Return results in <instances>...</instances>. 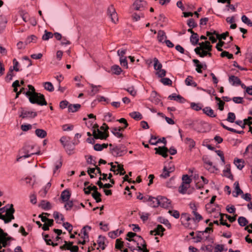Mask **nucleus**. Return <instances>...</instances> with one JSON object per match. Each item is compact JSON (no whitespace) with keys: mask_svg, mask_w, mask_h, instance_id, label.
<instances>
[{"mask_svg":"<svg viewBox=\"0 0 252 252\" xmlns=\"http://www.w3.org/2000/svg\"><path fill=\"white\" fill-rule=\"evenodd\" d=\"M160 139L157 140V137L153 135L151 136V139L149 140V143L151 145H155L158 143H159Z\"/></svg>","mask_w":252,"mask_h":252,"instance_id":"nucleus-55","label":"nucleus"},{"mask_svg":"<svg viewBox=\"0 0 252 252\" xmlns=\"http://www.w3.org/2000/svg\"><path fill=\"white\" fill-rule=\"evenodd\" d=\"M182 183L190 185V184L192 182V179L190 178V177L187 174L183 175L182 178Z\"/></svg>","mask_w":252,"mask_h":252,"instance_id":"nucleus-30","label":"nucleus"},{"mask_svg":"<svg viewBox=\"0 0 252 252\" xmlns=\"http://www.w3.org/2000/svg\"><path fill=\"white\" fill-rule=\"evenodd\" d=\"M170 176V173L167 170V168L166 166H164L163 168V171L162 173L160 175V177H163L164 178H166Z\"/></svg>","mask_w":252,"mask_h":252,"instance_id":"nucleus-56","label":"nucleus"},{"mask_svg":"<svg viewBox=\"0 0 252 252\" xmlns=\"http://www.w3.org/2000/svg\"><path fill=\"white\" fill-rule=\"evenodd\" d=\"M63 226L66 229L69 233H70L72 230V225L68 222H63Z\"/></svg>","mask_w":252,"mask_h":252,"instance_id":"nucleus-48","label":"nucleus"},{"mask_svg":"<svg viewBox=\"0 0 252 252\" xmlns=\"http://www.w3.org/2000/svg\"><path fill=\"white\" fill-rule=\"evenodd\" d=\"M190 41L193 45L197 44L199 41L198 34L196 33L192 34L190 37Z\"/></svg>","mask_w":252,"mask_h":252,"instance_id":"nucleus-33","label":"nucleus"},{"mask_svg":"<svg viewBox=\"0 0 252 252\" xmlns=\"http://www.w3.org/2000/svg\"><path fill=\"white\" fill-rule=\"evenodd\" d=\"M190 187V185H186L182 183L179 187V192L182 194H185L187 193L188 189Z\"/></svg>","mask_w":252,"mask_h":252,"instance_id":"nucleus-24","label":"nucleus"},{"mask_svg":"<svg viewBox=\"0 0 252 252\" xmlns=\"http://www.w3.org/2000/svg\"><path fill=\"white\" fill-rule=\"evenodd\" d=\"M187 24L188 26L191 28H194L197 27V24L195 22L194 20L192 18L189 19L188 21Z\"/></svg>","mask_w":252,"mask_h":252,"instance_id":"nucleus-46","label":"nucleus"},{"mask_svg":"<svg viewBox=\"0 0 252 252\" xmlns=\"http://www.w3.org/2000/svg\"><path fill=\"white\" fill-rule=\"evenodd\" d=\"M168 213L175 219H178L180 217V213L177 210H169Z\"/></svg>","mask_w":252,"mask_h":252,"instance_id":"nucleus-50","label":"nucleus"},{"mask_svg":"<svg viewBox=\"0 0 252 252\" xmlns=\"http://www.w3.org/2000/svg\"><path fill=\"white\" fill-rule=\"evenodd\" d=\"M111 132L118 138H123V134L121 133L118 129L117 127H113L110 128Z\"/></svg>","mask_w":252,"mask_h":252,"instance_id":"nucleus-31","label":"nucleus"},{"mask_svg":"<svg viewBox=\"0 0 252 252\" xmlns=\"http://www.w3.org/2000/svg\"><path fill=\"white\" fill-rule=\"evenodd\" d=\"M160 82L165 85H171L172 81L168 78H161Z\"/></svg>","mask_w":252,"mask_h":252,"instance_id":"nucleus-49","label":"nucleus"},{"mask_svg":"<svg viewBox=\"0 0 252 252\" xmlns=\"http://www.w3.org/2000/svg\"><path fill=\"white\" fill-rule=\"evenodd\" d=\"M40 206L45 210H48L51 209V205L48 201L43 200L41 201Z\"/></svg>","mask_w":252,"mask_h":252,"instance_id":"nucleus-29","label":"nucleus"},{"mask_svg":"<svg viewBox=\"0 0 252 252\" xmlns=\"http://www.w3.org/2000/svg\"><path fill=\"white\" fill-rule=\"evenodd\" d=\"M37 116V113L35 112L29 111L26 110H22L20 115V117L23 119L25 118H33Z\"/></svg>","mask_w":252,"mask_h":252,"instance_id":"nucleus-11","label":"nucleus"},{"mask_svg":"<svg viewBox=\"0 0 252 252\" xmlns=\"http://www.w3.org/2000/svg\"><path fill=\"white\" fill-rule=\"evenodd\" d=\"M81 107V105L79 104H70L68 106V111L69 112H77Z\"/></svg>","mask_w":252,"mask_h":252,"instance_id":"nucleus-22","label":"nucleus"},{"mask_svg":"<svg viewBox=\"0 0 252 252\" xmlns=\"http://www.w3.org/2000/svg\"><path fill=\"white\" fill-rule=\"evenodd\" d=\"M127 152L126 149L123 146H116L111 149V153L114 157H121Z\"/></svg>","mask_w":252,"mask_h":252,"instance_id":"nucleus-5","label":"nucleus"},{"mask_svg":"<svg viewBox=\"0 0 252 252\" xmlns=\"http://www.w3.org/2000/svg\"><path fill=\"white\" fill-rule=\"evenodd\" d=\"M107 13L112 22L116 23L118 21L117 14L113 5H111L108 8Z\"/></svg>","mask_w":252,"mask_h":252,"instance_id":"nucleus-8","label":"nucleus"},{"mask_svg":"<svg viewBox=\"0 0 252 252\" xmlns=\"http://www.w3.org/2000/svg\"><path fill=\"white\" fill-rule=\"evenodd\" d=\"M130 117L136 120H140L142 119V115L138 112H133L129 114Z\"/></svg>","mask_w":252,"mask_h":252,"instance_id":"nucleus-34","label":"nucleus"},{"mask_svg":"<svg viewBox=\"0 0 252 252\" xmlns=\"http://www.w3.org/2000/svg\"><path fill=\"white\" fill-rule=\"evenodd\" d=\"M217 154L220 158L223 164L225 163V159L223 153L221 150H216L215 151Z\"/></svg>","mask_w":252,"mask_h":252,"instance_id":"nucleus-59","label":"nucleus"},{"mask_svg":"<svg viewBox=\"0 0 252 252\" xmlns=\"http://www.w3.org/2000/svg\"><path fill=\"white\" fill-rule=\"evenodd\" d=\"M192 214L194 216V217L193 219H192V221H193L195 223V227H196V221H197V222H199V221H200L201 220H202L203 219V218L197 211L194 212Z\"/></svg>","mask_w":252,"mask_h":252,"instance_id":"nucleus-32","label":"nucleus"},{"mask_svg":"<svg viewBox=\"0 0 252 252\" xmlns=\"http://www.w3.org/2000/svg\"><path fill=\"white\" fill-rule=\"evenodd\" d=\"M35 134L41 138L45 137L47 135V132L42 129H36L35 131Z\"/></svg>","mask_w":252,"mask_h":252,"instance_id":"nucleus-28","label":"nucleus"},{"mask_svg":"<svg viewBox=\"0 0 252 252\" xmlns=\"http://www.w3.org/2000/svg\"><path fill=\"white\" fill-rule=\"evenodd\" d=\"M124 242L119 239H117L116 241L115 248L121 250L123 247Z\"/></svg>","mask_w":252,"mask_h":252,"instance_id":"nucleus-53","label":"nucleus"},{"mask_svg":"<svg viewBox=\"0 0 252 252\" xmlns=\"http://www.w3.org/2000/svg\"><path fill=\"white\" fill-rule=\"evenodd\" d=\"M239 224L241 226H245L248 223V221L246 218L244 217H240L238 219Z\"/></svg>","mask_w":252,"mask_h":252,"instance_id":"nucleus-36","label":"nucleus"},{"mask_svg":"<svg viewBox=\"0 0 252 252\" xmlns=\"http://www.w3.org/2000/svg\"><path fill=\"white\" fill-rule=\"evenodd\" d=\"M241 20L245 24H247L250 27L252 26V22L246 15H243L241 17Z\"/></svg>","mask_w":252,"mask_h":252,"instance_id":"nucleus-44","label":"nucleus"},{"mask_svg":"<svg viewBox=\"0 0 252 252\" xmlns=\"http://www.w3.org/2000/svg\"><path fill=\"white\" fill-rule=\"evenodd\" d=\"M13 69H12L11 67H10V68H9V71L7 73L6 76V79L7 80H8L9 81H10L12 79V77L13 76Z\"/></svg>","mask_w":252,"mask_h":252,"instance_id":"nucleus-63","label":"nucleus"},{"mask_svg":"<svg viewBox=\"0 0 252 252\" xmlns=\"http://www.w3.org/2000/svg\"><path fill=\"white\" fill-rule=\"evenodd\" d=\"M192 61L195 64L196 71L198 73H201L202 72L201 69L203 68V64L200 63L199 61L197 59H193Z\"/></svg>","mask_w":252,"mask_h":252,"instance_id":"nucleus-26","label":"nucleus"},{"mask_svg":"<svg viewBox=\"0 0 252 252\" xmlns=\"http://www.w3.org/2000/svg\"><path fill=\"white\" fill-rule=\"evenodd\" d=\"M181 220L182 224L187 228L189 229H195V227H193L190 225L189 221L192 220V219L189 217V216L187 213H184L181 215Z\"/></svg>","mask_w":252,"mask_h":252,"instance_id":"nucleus-7","label":"nucleus"},{"mask_svg":"<svg viewBox=\"0 0 252 252\" xmlns=\"http://www.w3.org/2000/svg\"><path fill=\"white\" fill-rule=\"evenodd\" d=\"M29 91H26L25 95L29 98V101L32 104L39 105H47V102L43 94L35 92V89L32 85H28Z\"/></svg>","mask_w":252,"mask_h":252,"instance_id":"nucleus-1","label":"nucleus"},{"mask_svg":"<svg viewBox=\"0 0 252 252\" xmlns=\"http://www.w3.org/2000/svg\"><path fill=\"white\" fill-rule=\"evenodd\" d=\"M200 47H201L202 50L205 49L208 50V51H211L212 50V45H210V43L208 41H206L204 42H202L199 43Z\"/></svg>","mask_w":252,"mask_h":252,"instance_id":"nucleus-20","label":"nucleus"},{"mask_svg":"<svg viewBox=\"0 0 252 252\" xmlns=\"http://www.w3.org/2000/svg\"><path fill=\"white\" fill-rule=\"evenodd\" d=\"M53 217L55 220L59 219L60 218H61V220L62 221H63L64 220L63 215L61 214H60L58 212H54L53 213Z\"/></svg>","mask_w":252,"mask_h":252,"instance_id":"nucleus-60","label":"nucleus"},{"mask_svg":"<svg viewBox=\"0 0 252 252\" xmlns=\"http://www.w3.org/2000/svg\"><path fill=\"white\" fill-rule=\"evenodd\" d=\"M190 107L192 109L195 111H199L201 109V107L199 105V104H197L194 102H192L190 104Z\"/></svg>","mask_w":252,"mask_h":252,"instance_id":"nucleus-62","label":"nucleus"},{"mask_svg":"<svg viewBox=\"0 0 252 252\" xmlns=\"http://www.w3.org/2000/svg\"><path fill=\"white\" fill-rule=\"evenodd\" d=\"M228 32H226L221 34H217V39L220 41H221V39L224 40L228 36Z\"/></svg>","mask_w":252,"mask_h":252,"instance_id":"nucleus-58","label":"nucleus"},{"mask_svg":"<svg viewBox=\"0 0 252 252\" xmlns=\"http://www.w3.org/2000/svg\"><path fill=\"white\" fill-rule=\"evenodd\" d=\"M53 37V34L52 32H48L45 30L44 34L42 35V39L43 40H48L49 39Z\"/></svg>","mask_w":252,"mask_h":252,"instance_id":"nucleus-38","label":"nucleus"},{"mask_svg":"<svg viewBox=\"0 0 252 252\" xmlns=\"http://www.w3.org/2000/svg\"><path fill=\"white\" fill-rule=\"evenodd\" d=\"M167 38L165 32L162 30H159L158 32V39L160 42H164Z\"/></svg>","mask_w":252,"mask_h":252,"instance_id":"nucleus-21","label":"nucleus"},{"mask_svg":"<svg viewBox=\"0 0 252 252\" xmlns=\"http://www.w3.org/2000/svg\"><path fill=\"white\" fill-rule=\"evenodd\" d=\"M92 196L93 197V198L95 200L96 202L98 203L101 201V194L98 191L93 192L92 194Z\"/></svg>","mask_w":252,"mask_h":252,"instance_id":"nucleus-37","label":"nucleus"},{"mask_svg":"<svg viewBox=\"0 0 252 252\" xmlns=\"http://www.w3.org/2000/svg\"><path fill=\"white\" fill-rule=\"evenodd\" d=\"M155 150L156 151V154L161 155L163 158H166L167 157V152L168 150L167 147L165 146L158 147V148H155Z\"/></svg>","mask_w":252,"mask_h":252,"instance_id":"nucleus-12","label":"nucleus"},{"mask_svg":"<svg viewBox=\"0 0 252 252\" xmlns=\"http://www.w3.org/2000/svg\"><path fill=\"white\" fill-rule=\"evenodd\" d=\"M159 206L163 208H167L169 207L170 206L171 202L166 197L159 196Z\"/></svg>","mask_w":252,"mask_h":252,"instance_id":"nucleus-13","label":"nucleus"},{"mask_svg":"<svg viewBox=\"0 0 252 252\" xmlns=\"http://www.w3.org/2000/svg\"><path fill=\"white\" fill-rule=\"evenodd\" d=\"M203 112L210 117L214 118L216 117V115L215 114L214 111L210 107H205L203 109Z\"/></svg>","mask_w":252,"mask_h":252,"instance_id":"nucleus-17","label":"nucleus"},{"mask_svg":"<svg viewBox=\"0 0 252 252\" xmlns=\"http://www.w3.org/2000/svg\"><path fill=\"white\" fill-rule=\"evenodd\" d=\"M116 163L118 164L117 165V169L116 171H118L120 172V175H124L125 174L126 172L125 171L123 165L121 164H118V162H115Z\"/></svg>","mask_w":252,"mask_h":252,"instance_id":"nucleus-45","label":"nucleus"},{"mask_svg":"<svg viewBox=\"0 0 252 252\" xmlns=\"http://www.w3.org/2000/svg\"><path fill=\"white\" fill-rule=\"evenodd\" d=\"M93 135L94 138L96 139H106L109 136L108 133L101 131L98 128L96 130L94 129Z\"/></svg>","mask_w":252,"mask_h":252,"instance_id":"nucleus-10","label":"nucleus"},{"mask_svg":"<svg viewBox=\"0 0 252 252\" xmlns=\"http://www.w3.org/2000/svg\"><path fill=\"white\" fill-rule=\"evenodd\" d=\"M165 230V228L160 224L158 225L157 227L155 229V233L154 235H163V232Z\"/></svg>","mask_w":252,"mask_h":252,"instance_id":"nucleus-23","label":"nucleus"},{"mask_svg":"<svg viewBox=\"0 0 252 252\" xmlns=\"http://www.w3.org/2000/svg\"><path fill=\"white\" fill-rule=\"evenodd\" d=\"M234 186L235 187V191L233 192V196L235 197H237L239 195L242 194L243 193V191L240 188L239 184L238 181L235 182L234 183Z\"/></svg>","mask_w":252,"mask_h":252,"instance_id":"nucleus-14","label":"nucleus"},{"mask_svg":"<svg viewBox=\"0 0 252 252\" xmlns=\"http://www.w3.org/2000/svg\"><path fill=\"white\" fill-rule=\"evenodd\" d=\"M72 242H67L66 241H64V244L63 246H60V249L61 250H69L70 249V247L73 245Z\"/></svg>","mask_w":252,"mask_h":252,"instance_id":"nucleus-41","label":"nucleus"},{"mask_svg":"<svg viewBox=\"0 0 252 252\" xmlns=\"http://www.w3.org/2000/svg\"><path fill=\"white\" fill-rule=\"evenodd\" d=\"M111 71L113 73L116 75L121 74L122 70L121 68L118 65H114L111 67Z\"/></svg>","mask_w":252,"mask_h":252,"instance_id":"nucleus-35","label":"nucleus"},{"mask_svg":"<svg viewBox=\"0 0 252 252\" xmlns=\"http://www.w3.org/2000/svg\"><path fill=\"white\" fill-rule=\"evenodd\" d=\"M144 17V15L143 14H141V15H138L136 13H134L132 15V19L134 21H138L140 20V17Z\"/></svg>","mask_w":252,"mask_h":252,"instance_id":"nucleus-57","label":"nucleus"},{"mask_svg":"<svg viewBox=\"0 0 252 252\" xmlns=\"http://www.w3.org/2000/svg\"><path fill=\"white\" fill-rule=\"evenodd\" d=\"M185 143L189 146L190 150H191L195 146V141L190 138L187 137L185 139Z\"/></svg>","mask_w":252,"mask_h":252,"instance_id":"nucleus-27","label":"nucleus"},{"mask_svg":"<svg viewBox=\"0 0 252 252\" xmlns=\"http://www.w3.org/2000/svg\"><path fill=\"white\" fill-rule=\"evenodd\" d=\"M185 84L187 86H191L194 87H196L197 86V83L193 81V77L191 76H188L185 79Z\"/></svg>","mask_w":252,"mask_h":252,"instance_id":"nucleus-18","label":"nucleus"},{"mask_svg":"<svg viewBox=\"0 0 252 252\" xmlns=\"http://www.w3.org/2000/svg\"><path fill=\"white\" fill-rule=\"evenodd\" d=\"M37 40V37L34 35H31L28 37L25 41L26 44H30L31 42H35Z\"/></svg>","mask_w":252,"mask_h":252,"instance_id":"nucleus-43","label":"nucleus"},{"mask_svg":"<svg viewBox=\"0 0 252 252\" xmlns=\"http://www.w3.org/2000/svg\"><path fill=\"white\" fill-rule=\"evenodd\" d=\"M223 250V245H218L214 248V252H222Z\"/></svg>","mask_w":252,"mask_h":252,"instance_id":"nucleus-64","label":"nucleus"},{"mask_svg":"<svg viewBox=\"0 0 252 252\" xmlns=\"http://www.w3.org/2000/svg\"><path fill=\"white\" fill-rule=\"evenodd\" d=\"M73 206L72 201H67L64 205V208L66 210H70L71 209Z\"/></svg>","mask_w":252,"mask_h":252,"instance_id":"nucleus-61","label":"nucleus"},{"mask_svg":"<svg viewBox=\"0 0 252 252\" xmlns=\"http://www.w3.org/2000/svg\"><path fill=\"white\" fill-rule=\"evenodd\" d=\"M36 147L35 145L27 144L24 146L21 150L22 153L24 154V158L30 157L33 155H40V151L39 149L36 151L34 150V148Z\"/></svg>","mask_w":252,"mask_h":252,"instance_id":"nucleus-3","label":"nucleus"},{"mask_svg":"<svg viewBox=\"0 0 252 252\" xmlns=\"http://www.w3.org/2000/svg\"><path fill=\"white\" fill-rule=\"evenodd\" d=\"M60 142L68 155L73 154L75 148V144L71 141V138L68 136H63L61 138Z\"/></svg>","mask_w":252,"mask_h":252,"instance_id":"nucleus-2","label":"nucleus"},{"mask_svg":"<svg viewBox=\"0 0 252 252\" xmlns=\"http://www.w3.org/2000/svg\"><path fill=\"white\" fill-rule=\"evenodd\" d=\"M91 88H92L91 90V95H94L95 94L97 93L99 91V88H100V86H95L93 84L90 85Z\"/></svg>","mask_w":252,"mask_h":252,"instance_id":"nucleus-40","label":"nucleus"},{"mask_svg":"<svg viewBox=\"0 0 252 252\" xmlns=\"http://www.w3.org/2000/svg\"><path fill=\"white\" fill-rule=\"evenodd\" d=\"M220 57L222 58L227 57L229 59H231L233 58V55L232 54H230L228 52L224 51H222L220 54Z\"/></svg>","mask_w":252,"mask_h":252,"instance_id":"nucleus-47","label":"nucleus"},{"mask_svg":"<svg viewBox=\"0 0 252 252\" xmlns=\"http://www.w3.org/2000/svg\"><path fill=\"white\" fill-rule=\"evenodd\" d=\"M5 212V219H10V221L15 219L14 213L15 209L13 208V204H7L4 207L0 208V214L3 215V213Z\"/></svg>","mask_w":252,"mask_h":252,"instance_id":"nucleus-4","label":"nucleus"},{"mask_svg":"<svg viewBox=\"0 0 252 252\" xmlns=\"http://www.w3.org/2000/svg\"><path fill=\"white\" fill-rule=\"evenodd\" d=\"M70 195V192L68 190L65 189L62 192L61 198L63 202H66L69 200Z\"/></svg>","mask_w":252,"mask_h":252,"instance_id":"nucleus-16","label":"nucleus"},{"mask_svg":"<svg viewBox=\"0 0 252 252\" xmlns=\"http://www.w3.org/2000/svg\"><path fill=\"white\" fill-rule=\"evenodd\" d=\"M206 35L209 36V39L211 42L213 43H215L217 41V37H215L214 36L212 35V32H207Z\"/></svg>","mask_w":252,"mask_h":252,"instance_id":"nucleus-54","label":"nucleus"},{"mask_svg":"<svg viewBox=\"0 0 252 252\" xmlns=\"http://www.w3.org/2000/svg\"><path fill=\"white\" fill-rule=\"evenodd\" d=\"M154 69L156 70L157 71L158 70H160L162 68V64L159 63L158 59L157 58H154Z\"/></svg>","mask_w":252,"mask_h":252,"instance_id":"nucleus-39","label":"nucleus"},{"mask_svg":"<svg viewBox=\"0 0 252 252\" xmlns=\"http://www.w3.org/2000/svg\"><path fill=\"white\" fill-rule=\"evenodd\" d=\"M120 64L122 66L125 67L126 68H128L127 62L126 57L120 58Z\"/></svg>","mask_w":252,"mask_h":252,"instance_id":"nucleus-52","label":"nucleus"},{"mask_svg":"<svg viewBox=\"0 0 252 252\" xmlns=\"http://www.w3.org/2000/svg\"><path fill=\"white\" fill-rule=\"evenodd\" d=\"M236 118L235 115L233 112H229L228 113L226 121L230 123H234Z\"/></svg>","mask_w":252,"mask_h":252,"instance_id":"nucleus-42","label":"nucleus"},{"mask_svg":"<svg viewBox=\"0 0 252 252\" xmlns=\"http://www.w3.org/2000/svg\"><path fill=\"white\" fill-rule=\"evenodd\" d=\"M43 86L45 90L50 92H52L54 90V87L50 82H46L43 83Z\"/></svg>","mask_w":252,"mask_h":252,"instance_id":"nucleus-25","label":"nucleus"},{"mask_svg":"<svg viewBox=\"0 0 252 252\" xmlns=\"http://www.w3.org/2000/svg\"><path fill=\"white\" fill-rule=\"evenodd\" d=\"M166 70L161 68L160 70H157L156 74L158 77L163 78L166 75Z\"/></svg>","mask_w":252,"mask_h":252,"instance_id":"nucleus-51","label":"nucleus"},{"mask_svg":"<svg viewBox=\"0 0 252 252\" xmlns=\"http://www.w3.org/2000/svg\"><path fill=\"white\" fill-rule=\"evenodd\" d=\"M148 202L149 205L152 207L156 208L159 206V196L154 197L152 196H148V198H144V202Z\"/></svg>","mask_w":252,"mask_h":252,"instance_id":"nucleus-9","label":"nucleus"},{"mask_svg":"<svg viewBox=\"0 0 252 252\" xmlns=\"http://www.w3.org/2000/svg\"><path fill=\"white\" fill-rule=\"evenodd\" d=\"M147 5V2L144 0H136L133 3L132 6L135 10L143 11Z\"/></svg>","mask_w":252,"mask_h":252,"instance_id":"nucleus-6","label":"nucleus"},{"mask_svg":"<svg viewBox=\"0 0 252 252\" xmlns=\"http://www.w3.org/2000/svg\"><path fill=\"white\" fill-rule=\"evenodd\" d=\"M244 160L242 159L235 158L234 160V164L240 170H241L244 167Z\"/></svg>","mask_w":252,"mask_h":252,"instance_id":"nucleus-19","label":"nucleus"},{"mask_svg":"<svg viewBox=\"0 0 252 252\" xmlns=\"http://www.w3.org/2000/svg\"><path fill=\"white\" fill-rule=\"evenodd\" d=\"M229 81L233 86H238L241 85V81L237 76L231 75L229 78Z\"/></svg>","mask_w":252,"mask_h":252,"instance_id":"nucleus-15","label":"nucleus"}]
</instances>
